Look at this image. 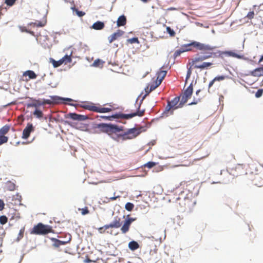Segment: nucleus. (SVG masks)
Masks as SVG:
<instances>
[{
    "label": "nucleus",
    "mask_w": 263,
    "mask_h": 263,
    "mask_svg": "<svg viewBox=\"0 0 263 263\" xmlns=\"http://www.w3.org/2000/svg\"><path fill=\"white\" fill-rule=\"evenodd\" d=\"M5 207V203L4 201L2 199H0V211H2Z\"/></svg>",
    "instance_id": "obj_49"
},
{
    "label": "nucleus",
    "mask_w": 263,
    "mask_h": 263,
    "mask_svg": "<svg viewBox=\"0 0 263 263\" xmlns=\"http://www.w3.org/2000/svg\"><path fill=\"white\" fill-rule=\"evenodd\" d=\"M141 1H142L143 2H147V0H141Z\"/></svg>",
    "instance_id": "obj_61"
},
{
    "label": "nucleus",
    "mask_w": 263,
    "mask_h": 263,
    "mask_svg": "<svg viewBox=\"0 0 263 263\" xmlns=\"http://www.w3.org/2000/svg\"><path fill=\"white\" fill-rule=\"evenodd\" d=\"M221 54L228 57L235 58L238 59H241L243 58V55L241 53L240 51L235 52L234 51H225L221 52Z\"/></svg>",
    "instance_id": "obj_15"
},
{
    "label": "nucleus",
    "mask_w": 263,
    "mask_h": 263,
    "mask_svg": "<svg viewBox=\"0 0 263 263\" xmlns=\"http://www.w3.org/2000/svg\"><path fill=\"white\" fill-rule=\"evenodd\" d=\"M31 25H33L37 27H43L45 25V23L41 21H36L34 23H32Z\"/></svg>",
    "instance_id": "obj_37"
},
{
    "label": "nucleus",
    "mask_w": 263,
    "mask_h": 263,
    "mask_svg": "<svg viewBox=\"0 0 263 263\" xmlns=\"http://www.w3.org/2000/svg\"><path fill=\"white\" fill-rule=\"evenodd\" d=\"M24 76H28L30 79H34L37 77V75L33 71L27 70L25 71L24 74Z\"/></svg>",
    "instance_id": "obj_25"
},
{
    "label": "nucleus",
    "mask_w": 263,
    "mask_h": 263,
    "mask_svg": "<svg viewBox=\"0 0 263 263\" xmlns=\"http://www.w3.org/2000/svg\"><path fill=\"white\" fill-rule=\"evenodd\" d=\"M262 93H263V89H259L256 92L255 97L256 98H259V97H260L262 95Z\"/></svg>",
    "instance_id": "obj_46"
},
{
    "label": "nucleus",
    "mask_w": 263,
    "mask_h": 263,
    "mask_svg": "<svg viewBox=\"0 0 263 263\" xmlns=\"http://www.w3.org/2000/svg\"><path fill=\"white\" fill-rule=\"evenodd\" d=\"M127 42L130 44L139 43L138 37H133L132 39H129L127 40Z\"/></svg>",
    "instance_id": "obj_38"
},
{
    "label": "nucleus",
    "mask_w": 263,
    "mask_h": 263,
    "mask_svg": "<svg viewBox=\"0 0 263 263\" xmlns=\"http://www.w3.org/2000/svg\"><path fill=\"white\" fill-rule=\"evenodd\" d=\"M50 239L52 241V242H53L52 246L54 248H58L61 246L60 244V240L58 239L55 238H50Z\"/></svg>",
    "instance_id": "obj_29"
},
{
    "label": "nucleus",
    "mask_w": 263,
    "mask_h": 263,
    "mask_svg": "<svg viewBox=\"0 0 263 263\" xmlns=\"http://www.w3.org/2000/svg\"><path fill=\"white\" fill-rule=\"evenodd\" d=\"M24 232H25V228L23 227L20 230V232H19V233H18V236L17 238V241H19L20 239H21L23 237Z\"/></svg>",
    "instance_id": "obj_34"
},
{
    "label": "nucleus",
    "mask_w": 263,
    "mask_h": 263,
    "mask_svg": "<svg viewBox=\"0 0 263 263\" xmlns=\"http://www.w3.org/2000/svg\"><path fill=\"white\" fill-rule=\"evenodd\" d=\"M124 32L121 30H118L116 32L108 36V40L109 43H111L114 41L118 39L119 37L123 35Z\"/></svg>",
    "instance_id": "obj_17"
},
{
    "label": "nucleus",
    "mask_w": 263,
    "mask_h": 263,
    "mask_svg": "<svg viewBox=\"0 0 263 263\" xmlns=\"http://www.w3.org/2000/svg\"><path fill=\"white\" fill-rule=\"evenodd\" d=\"M254 13L253 11L249 12L247 14V17L249 19H252L254 17Z\"/></svg>",
    "instance_id": "obj_50"
},
{
    "label": "nucleus",
    "mask_w": 263,
    "mask_h": 263,
    "mask_svg": "<svg viewBox=\"0 0 263 263\" xmlns=\"http://www.w3.org/2000/svg\"><path fill=\"white\" fill-rule=\"evenodd\" d=\"M122 225L121 218L118 216L114 218V220L110 223L106 224L105 227L107 228H119Z\"/></svg>",
    "instance_id": "obj_13"
},
{
    "label": "nucleus",
    "mask_w": 263,
    "mask_h": 263,
    "mask_svg": "<svg viewBox=\"0 0 263 263\" xmlns=\"http://www.w3.org/2000/svg\"><path fill=\"white\" fill-rule=\"evenodd\" d=\"M140 104L138 105V110L135 112L129 114H116L112 116H102L100 117L105 120H110L111 118H117V119H129L135 116L142 117L144 115V110H140Z\"/></svg>",
    "instance_id": "obj_7"
},
{
    "label": "nucleus",
    "mask_w": 263,
    "mask_h": 263,
    "mask_svg": "<svg viewBox=\"0 0 263 263\" xmlns=\"http://www.w3.org/2000/svg\"><path fill=\"white\" fill-rule=\"evenodd\" d=\"M215 82V81H214V79L212 80L210 83H209V88H210V87H211L213 84L214 83V82Z\"/></svg>",
    "instance_id": "obj_51"
},
{
    "label": "nucleus",
    "mask_w": 263,
    "mask_h": 263,
    "mask_svg": "<svg viewBox=\"0 0 263 263\" xmlns=\"http://www.w3.org/2000/svg\"><path fill=\"white\" fill-rule=\"evenodd\" d=\"M184 201H185V203H184V206H185V205H186V202H189V199H184Z\"/></svg>",
    "instance_id": "obj_57"
},
{
    "label": "nucleus",
    "mask_w": 263,
    "mask_h": 263,
    "mask_svg": "<svg viewBox=\"0 0 263 263\" xmlns=\"http://www.w3.org/2000/svg\"><path fill=\"white\" fill-rule=\"evenodd\" d=\"M8 137L0 135V145L7 143L8 141Z\"/></svg>",
    "instance_id": "obj_31"
},
{
    "label": "nucleus",
    "mask_w": 263,
    "mask_h": 263,
    "mask_svg": "<svg viewBox=\"0 0 263 263\" xmlns=\"http://www.w3.org/2000/svg\"><path fill=\"white\" fill-rule=\"evenodd\" d=\"M62 64H67L70 63L72 61L71 55H65L62 59H61Z\"/></svg>",
    "instance_id": "obj_27"
},
{
    "label": "nucleus",
    "mask_w": 263,
    "mask_h": 263,
    "mask_svg": "<svg viewBox=\"0 0 263 263\" xmlns=\"http://www.w3.org/2000/svg\"><path fill=\"white\" fill-rule=\"evenodd\" d=\"M193 87L192 84H191L190 86L184 90L181 99V104L180 106L183 105L187 102L189 99H190L193 93Z\"/></svg>",
    "instance_id": "obj_11"
},
{
    "label": "nucleus",
    "mask_w": 263,
    "mask_h": 263,
    "mask_svg": "<svg viewBox=\"0 0 263 263\" xmlns=\"http://www.w3.org/2000/svg\"><path fill=\"white\" fill-rule=\"evenodd\" d=\"M117 26L118 27L124 26L126 23V18L124 15L119 16L117 20Z\"/></svg>",
    "instance_id": "obj_21"
},
{
    "label": "nucleus",
    "mask_w": 263,
    "mask_h": 263,
    "mask_svg": "<svg viewBox=\"0 0 263 263\" xmlns=\"http://www.w3.org/2000/svg\"><path fill=\"white\" fill-rule=\"evenodd\" d=\"M50 99L36 100L32 99V102L27 105V107H33L37 108L40 106L46 104L55 105L59 104L63 99L57 96H52L49 97Z\"/></svg>",
    "instance_id": "obj_5"
},
{
    "label": "nucleus",
    "mask_w": 263,
    "mask_h": 263,
    "mask_svg": "<svg viewBox=\"0 0 263 263\" xmlns=\"http://www.w3.org/2000/svg\"><path fill=\"white\" fill-rule=\"evenodd\" d=\"M191 47H194L197 50H214L216 48V46H212L209 44H206L196 41H193L191 43L185 44L182 46L184 52L191 51L192 50Z\"/></svg>",
    "instance_id": "obj_6"
},
{
    "label": "nucleus",
    "mask_w": 263,
    "mask_h": 263,
    "mask_svg": "<svg viewBox=\"0 0 263 263\" xmlns=\"http://www.w3.org/2000/svg\"><path fill=\"white\" fill-rule=\"evenodd\" d=\"M198 102V101H196L192 102L189 103V105H192L196 104H197Z\"/></svg>",
    "instance_id": "obj_52"
},
{
    "label": "nucleus",
    "mask_w": 263,
    "mask_h": 263,
    "mask_svg": "<svg viewBox=\"0 0 263 263\" xmlns=\"http://www.w3.org/2000/svg\"><path fill=\"white\" fill-rule=\"evenodd\" d=\"M78 210L81 212V214L83 215H85L86 214H88L89 213V211L88 210V209L87 206L85 207L84 208H79Z\"/></svg>",
    "instance_id": "obj_35"
},
{
    "label": "nucleus",
    "mask_w": 263,
    "mask_h": 263,
    "mask_svg": "<svg viewBox=\"0 0 263 263\" xmlns=\"http://www.w3.org/2000/svg\"><path fill=\"white\" fill-rule=\"evenodd\" d=\"M136 220V218L129 217V215L124 221L123 225L121 228V231L122 234H126L129 230L132 223Z\"/></svg>",
    "instance_id": "obj_12"
},
{
    "label": "nucleus",
    "mask_w": 263,
    "mask_h": 263,
    "mask_svg": "<svg viewBox=\"0 0 263 263\" xmlns=\"http://www.w3.org/2000/svg\"><path fill=\"white\" fill-rule=\"evenodd\" d=\"M52 232L53 230L51 226L44 225L42 223H39L37 224L33 227L30 233L31 234L44 235Z\"/></svg>",
    "instance_id": "obj_10"
},
{
    "label": "nucleus",
    "mask_w": 263,
    "mask_h": 263,
    "mask_svg": "<svg viewBox=\"0 0 263 263\" xmlns=\"http://www.w3.org/2000/svg\"><path fill=\"white\" fill-rule=\"evenodd\" d=\"M52 62L53 67L55 68L58 67L63 64L61 59L59 61H55L54 60L52 59Z\"/></svg>",
    "instance_id": "obj_33"
},
{
    "label": "nucleus",
    "mask_w": 263,
    "mask_h": 263,
    "mask_svg": "<svg viewBox=\"0 0 263 263\" xmlns=\"http://www.w3.org/2000/svg\"><path fill=\"white\" fill-rule=\"evenodd\" d=\"M15 184L11 181H8L6 183L7 189L10 191H13L15 190Z\"/></svg>",
    "instance_id": "obj_28"
},
{
    "label": "nucleus",
    "mask_w": 263,
    "mask_h": 263,
    "mask_svg": "<svg viewBox=\"0 0 263 263\" xmlns=\"http://www.w3.org/2000/svg\"><path fill=\"white\" fill-rule=\"evenodd\" d=\"M143 130V127L142 126L134 127L128 129L123 134H118L115 137H112V138L118 142L119 141L120 139L123 141L132 139L137 137Z\"/></svg>",
    "instance_id": "obj_4"
},
{
    "label": "nucleus",
    "mask_w": 263,
    "mask_h": 263,
    "mask_svg": "<svg viewBox=\"0 0 263 263\" xmlns=\"http://www.w3.org/2000/svg\"><path fill=\"white\" fill-rule=\"evenodd\" d=\"M81 107L85 109L97 112L105 113L111 111V109L110 108L102 107L99 104L97 106L95 103L89 102H83L81 105Z\"/></svg>",
    "instance_id": "obj_9"
},
{
    "label": "nucleus",
    "mask_w": 263,
    "mask_h": 263,
    "mask_svg": "<svg viewBox=\"0 0 263 263\" xmlns=\"http://www.w3.org/2000/svg\"><path fill=\"white\" fill-rule=\"evenodd\" d=\"M71 240V236L69 234L68 238H67L65 240H60V244L61 246L66 245L69 243Z\"/></svg>",
    "instance_id": "obj_39"
},
{
    "label": "nucleus",
    "mask_w": 263,
    "mask_h": 263,
    "mask_svg": "<svg viewBox=\"0 0 263 263\" xmlns=\"http://www.w3.org/2000/svg\"><path fill=\"white\" fill-rule=\"evenodd\" d=\"M103 62L101 61V60L99 59H97L94 61L93 63V65L95 67H99L100 65H103Z\"/></svg>",
    "instance_id": "obj_41"
},
{
    "label": "nucleus",
    "mask_w": 263,
    "mask_h": 263,
    "mask_svg": "<svg viewBox=\"0 0 263 263\" xmlns=\"http://www.w3.org/2000/svg\"><path fill=\"white\" fill-rule=\"evenodd\" d=\"M104 27V23L100 21L96 22L92 26V28L95 30H101L103 29Z\"/></svg>",
    "instance_id": "obj_20"
},
{
    "label": "nucleus",
    "mask_w": 263,
    "mask_h": 263,
    "mask_svg": "<svg viewBox=\"0 0 263 263\" xmlns=\"http://www.w3.org/2000/svg\"><path fill=\"white\" fill-rule=\"evenodd\" d=\"M134 208V205L133 203H130V202H127V203H126L125 204V208L126 210H127L128 211H131L133 210Z\"/></svg>",
    "instance_id": "obj_32"
},
{
    "label": "nucleus",
    "mask_w": 263,
    "mask_h": 263,
    "mask_svg": "<svg viewBox=\"0 0 263 263\" xmlns=\"http://www.w3.org/2000/svg\"><path fill=\"white\" fill-rule=\"evenodd\" d=\"M8 221V218L5 216V215H3V216H0V223L1 224H6Z\"/></svg>",
    "instance_id": "obj_36"
},
{
    "label": "nucleus",
    "mask_w": 263,
    "mask_h": 263,
    "mask_svg": "<svg viewBox=\"0 0 263 263\" xmlns=\"http://www.w3.org/2000/svg\"><path fill=\"white\" fill-rule=\"evenodd\" d=\"M155 88H156V87H154L153 86H151V87H150L149 91H148V93H149L151 91H152V90H153Z\"/></svg>",
    "instance_id": "obj_54"
},
{
    "label": "nucleus",
    "mask_w": 263,
    "mask_h": 263,
    "mask_svg": "<svg viewBox=\"0 0 263 263\" xmlns=\"http://www.w3.org/2000/svg\"><path fill=\"white\" fill-rule=\"evenodd\" d=\"M226 77L224 76H218L214 78V81H223L226 79Z\"/></svg>",
    "instance_id": "obj_43"
},
{
    "label": "nucleus",
    "mask_w": 263,
    "mask_h": 263,
    "mask_svg": "<svg viewBox=\"0 0 263 263\" xmlns=\"http://www.w3.org/2000/svg\"><path fill=\"white\" fill-rule=\"evenodd\" d=\"M156 165V163L155 162L150 161V162H148L147 163L145 164L144 165V166L147 167L148 168H151L153 167L154 166H155Z\"/></svg>",
    "instance_id": "obj_40"
},
{
    "label": "nucleus",
    "mask_w": 263,
    "mask_h": 263,
    "mask_svg": "<svg viewBox=\"0 0 263 263\" xmlns=\"http://www.w3.org/2000/svg\"><path fill=\"white\" fill-rule=\"evenodd\" d=\"M166 31H167V33H169L171 36H175V31L173 29H172L170 27H167Z\"/></svg>",
    "instance_id": "obj_44"
},
{
    "label": "nucleus",
    "mask_w": 263,
    "mask_h": 263,
    "mask_svg": "<svg viewBox=\"0 0 263 263\" xmlns=\"http://www.w3.org/2000/svg\"><path fill=\"white\" fill-rule=\"evenodd\" d=\"M184 52V51L183 50V48L182 47H181V49H179V50H177L176 51H175V53H174V56L175 57H178L179 56L181 53Z\"/></svg>",
    "instance_id": "obj_45"
},
{
    "label": "nucleus",
    "mask_w": 263,
    "mask_h": 263,
    "mask_svg": "<svg viewBox=\"0 0 263 263\" xmlns=\"http://www.w3.org/2000/svg\"><path fill=\"white\" fill-rule=\"evenodd\" d=\"M11 126L8 124H6L0 128V135H6L10 130Z\"/></svg>",
    "instance_id": "obj_23"
},
{
    "label": "nucleus",
    "mask_w": 263,
    "mask_h": 263,
    "mask_svg": "<svg viewBox=\"0 0 263 263\" xmlns=\"http://www.w3.org/2000/svg\"><path fill=\"white\" fill-rule=\"evenodd\" d=\"M34 130V127L31 123L27 124L26 127L24 128L23 132L22 138L26 139H27L30 133Z\"/></svg>",
    "instance_id": "obj_16"
},
{
    "label": "nucleus",
    "mask_w": 263,
    "mask_h": 263,
    "mask_svg": "<svg viewBox=\"0 0 263 263\" xmlns=\"http://www.w3.org/2000/svg\"><path fill=\"white\" fill-rule=\"evenodd\" d=\"M262 61H263V55L260 58V59H259V60L258 61V63H260Z\"/></svg>",
    "instance_id": "obj_55"
},
{
    "label": "nucleus",
    "mask_w": 263,
    "mask_h": 263,
    "mask_svg": "<svg viewBox=\"0 0 263 263\" xmlns=\"http://www.w3.org/2000/svg\"><path fill=\"white\" fill-rule=\"evenodd\" d=\"M33 115L37 118H42L43 116V112L39 109H35L33 113Z\"/></svg>",
    "instance_id": "obj_30"
},
{
    "label": "nucleus",
    "mask_w": 263,
    "mask_h": 263,
    "mask_svg": "<svg viewBox=\"0 0 263 263\" xmlns=\"http://www.w3.org/2000/svg\"><path fill=\"white\" fill-rule=\"evenodd\" d=\"M71 9L73 11V13H76V14L79 17H82L85 15V13L82 11H79L78 9L76 8L75 5L73 4V6L71 7Z\"/></svg>",
    "instance_id": "obj_24"
},
{
    "label": "nucleus",
    "mask_w": 263,
    "mask_h": 263,
    "mask_svg": "<svg viewBox=\"0 0 263 263\" xmlns=\"http://www.w3.org/2000/svg\"><path fill=\"white\" fill-rule=\"evenodd\" d=\"M251 76L254 77H259L263 76V66L257 68L250 72Z\"/></svg>",
    "instance_id": "obj_19"
},
{
    "label": "nucleus",
    "mask_w": 263,
    "mask_h": 263,
    "mask_svg": "<svg viewBox=\"0 0 263 263\" xmlns=\"http://www.w3.org/2000/svg\"><path fill=\"white\" fill-rule=\"evenodd\" d=\"M120 196H116V197H110V199L112 201L113 200H116L118 198H119Z\"/></svg>",
    "instance_id": "obj_53"
},
{
    "label": "nucleus",
    "mask_w": 263,
    "mask_h": 263,
    "mask_svg": "<svg viewBox=\"0 0 263 263\" xmlns=\"http://www.w3.org/2000/svg\"><path fill=\"white\" fill-rule=\"evenodd\" d=\"M179 100L180 98L178 97L174 98L171 101L168 100L167 105L163 113V116L167 117L170 115H173L174 110L182 107V106H180L181 104V101L179 103Z\"/></svg>",
    "instance_id": "obj_8"
},
{
    "label": "nucleus",
    "mask_w": 263,
    "mask_h": 263,
    "mask_svg": "<svg viewBox=\"0 0 263 263\" xmlns=\"http://www.w3.org/2000/svg\"><path fill=\"white\" fill-rule=\"evenodd\" d=\"M67 116L70 119L77 121H84L87 118V117L84 115H78L76 113H69Z\"/></svg>",
    "instance_id": "obj_18"
},
{
    "label": "nucleus",
    "mask_w": 263,
    "mask_h": 263,
    "mask_svg": "<svg viewBox=\"0 0 263 263\" xmlns=\"http://www.w3.org/2000/svg\"><path fill=\"white\" fill-rule=\"evenodd\" d=\"M16 1V0H5V3L8 6H12Z\"/></svg>",
    "instance_id": "obj_42"
},
{
    "label": "nucleus",
    "mask_w": 263,
    "mask_h": 263,
    "mask_svg": "<svg viewBox=\"0 0 263 263\" xmlns=\"http://www.w3.org/2000/svg\"><path fill=\"white\" fill-rule=\"evenodd\" d=\"M213 50H200L204 52L203 55L197 54L195 58L189 61L187 66L189 65L190 67L187 68L186 80L189 79L191 77L193 68L199 69L202 70L208 69L213 67L214 65L213 62H204V61L214 57L215 53L213 52Z\"/></svg>",
    "instance_id": "obj_1"
},
{
    "label": "nucleus",
    "mask_w": 263,
    "mask_h": 263,
    "mask_svg": "<svg viewBox=\"0 0 263 263\" xmlns=\"http://www.w3.org/2000/svg\"><path fill=\"white\" fill-rule=\"evenodd\" d=\"M167 10H176L175 8L174 7H170L167 9Z\"/></svg>",
    "instance_id": "obj_56"
},
{
    "label": "nucleus",
    "mask_w": 263,
    "mask_h": 263,
    "mask_svg": "<svg viewBox=\"0 0 263 263\" xmlns=\"http://www.w3.org/2000/svg\"><path fill=\"white\" fill-rule=\"evenodd\" d=\"M128 247L131 250L134 251L139 248V245L137 242L132 241L128 243Z\"/></svg>",
    "instance_id": "obj_26"
},
{
    "label": "nucleus",
    "mask_w": 263,
    "mask_h": 263,
    "mask_svg": "<svg viewBox=\"0 0 263 263\" xmlns=\"http://www.w3.org/2000/svg\"><path fill=\"white\" fill-rule=\"evenodd\" d=\"M20 144V141L17 142L16 143L15 145H16H16H19Z\"/></svg>",
    "instance_id": "obj_60"
},
{
    "label": "nucleus",
    "mask_w": 263,
    "mask_h": 263,
    "mask_svg": "<svg viewBox=\"0 0 263 263\" xmlns=\"http://www.w3.org/2000/svg\"><path fill=\"white\" fill-rule=\"evenodd\" d=\"M25 31L26 32H29V33H31V34H33V32L29 31H28V30H26H26H25Z\"/></svg>",
    "instance_id": "obj_58"
},
{
    "label": "nucleus",
    "mask_w": 263,
    "mask_h": 263,
    "mask_svg": "<svg viewBox=\"0 0 263 263\" xmlns=\"http://www.w3.org/2000/svg\"><path fill=\"white\" fill-rule=\"evenodd\" d=\"M157 80L159 81V84H160L162 81L163 80L164 77H165L166 74V71L165 70H161L159 71L157 73Z\"/></svg>",
    "instance_id": "obj_22"
},
{
    "label": "nucleus",
    "mask_w": 263,
    "mask_h": 263,
    "mask_svg": "<svg viewBox=\"0 0 263 263\" xmlns=\"http://www.w3.org/2000/svg\"><path fill=\"white\" fill-rule=\"evenodd\" d=\"M248 167V165H247L238 164L234 167L230 168L223 173H221V174L223 175L226 178L223 179V182L226 183L229 181L231 179L230 177H231V178L233 179L234 177L247 175L248 174L247 171Z\"/></svg>",
    "instance_id": "obj_2"
},
{
    "label": "nucleus",
    "mask_w": 263,
    "mask_h": 263,
    "mask_svg": "<svg viewBox=\"0 0 263 263\" xmlns=\"http://www.w3.org/2000/svg\"><path fill=\"white\" fill-rule=\"evenodd\" d=\"M42 38H44L43 39V40L44 41H45V40H49V38L47 36H42L41 35H40L38 37H37V40H39L41 42V40H42Z\"/></svg>",
    "instance_id": "obj_48"
},
{
    "label": "nucleus",
    "mask_w": 263,
    "mask_h": 263,
    "mask_svg": "<svg viewBox=\"0 0 263 263\" xmlns=\"http://www.w3.org/2000/svg\"><path fill=\"white\" fill-rule=\"evenodd\" d=\"M108 228H107L105 227V225L103 227H100L98 229V231L99 232L102 234V233H105V231L107 229H108Z\"/></svg>",
    "instance_id": "obj_47"
},
{
    "label": "nucleus",
    "mask_w": 263,
    "mask_h": 263,
    "mask_svg": "<svg viewBox=\"0 0 263 263\" xmlns=\"http://www.w3.org/2000/svg\"><path fill=\"white\" fill-rule=\"evenodd\" d=\"M252 183L258 187L263 186V177L262 175L255 174L252 179Z\"/></svg>",
    "instance_id": "obj_14"
},
{
    "label": "nucleus",
    "mask_w": 263,
    "mask_h": 263,
    "mask_svg": "<svg viewBox=\"0 0 263 263\" xmlns=\"http://www.w3.org/2000/svg\"><path fill=\"white\" fill-rule=\"evenodd\" d=\"M95 129L97 133H106L112 138L114 137L113 134L122 131L123 127H119L111 124L101 123L97 124L95 126Z\"/></svg>",
    "instance_id": "obj_3"
},
{
    "label": "nucleus",
    "mask_w": 263,
    "mask_h": 263,
    "mask_svg": "<svg viewBox=\"0 0 263 263\" xmlns=\"http://www.w3.org/2000/svg\"><path fill=\"white\" fill-rule=\"evenodd\" d=\"M200 92V90H198L196 91V93L197 95H198V93Z\"/></svg>",
    "instance_id": "obj_59"
}]
</instances>
